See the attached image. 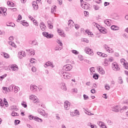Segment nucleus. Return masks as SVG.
Segmentation results:
<instances>
[{"instance_id":"nucleus-7","label":"nucleus","mask_w":128,"mask_h":128,"mask_svg":"<svg viewBox=\"0 0 128 128\" xmlns=\"http://www.w3.org/2000/svg\"><path fill=\"white\" fill-rule=\"evenodd\" d=\"M38 86L36 85H31L30 86V90L32 92H36L38 91Z\"/></svg>"},{"instance_id":"nucleus-11","label":"nucleus","mask_w":128,"mask_h":128,"mask_svg":"<svg viewBox=\"0 0 128 128\" xmlns=\"http://www.w3.org/2000/svg\"><path fill=\"white\" fill-rule=\"evenodd\" d=\"M70 104H68V102H64V108L66 110H70Z\"/></svg>"},{"instance_id":"nucleus-35","label":"nucleus","mask_w":128,"mask_h":128,"mask_svg":"<svg viewBox=\"0 0 128 128\" xmlns=\"http://www.w3.org/2000/svg\"><path fill=\"white\" fill-rule=\"evenodd\" d=\"M18 90H20V88L15 86V87H14V92H15L16 94V92H18Z\"/></svg>"},{"instance_id":"nucleus-24","label":"nucleus","mask_w":128,"mask_h":128,"mask_svg":"<svg viewBox=\"0 0 128 128\" xmlns=\"http://www.w3.org/2000/svg\"><path fill=\"white\" fill-rule=\"evenodd\" d=\"M38 112L42 116L44 115V110H42V109H38Z\"/></svg>"},{"instance_id":"nucleus-4","label":"nucleus","mask_w":128,"mask_h":128,"mask_svg":"<svg viewBox=\"0 0 128 128\" xmlns=\"http://www.w3.org/2000/svg\"><path fill=\"white\" fill-rule=\"evenodd\" d=\"M62 76L65 80H68L72 78V74L68 72H64L62 74Z\"/></svg>"},{"instance_id":"nucleus-59","label":"nucleus","mask_w":128,"mask_h":128,"mask_svg":"<svg viewBox=\"0 0 128 128\" xmlns=\"http://www.w3.org/2000/svg\"><path fill=\"white\" fill-rule=\"evenodd\" d=\"M104 48L106 50H108V48H110L108 45L106 44H104Z\"/></svg>"},{"instance_id":"nucleus-50","label":"nucleus","mask_w":128,"mask_h":128,"mask_svg":"<svg viewBox=\"0 0 128 128\" xmlns=\"http://www.w3.org/2000/svg\"><path fill=\"white\" fill-rule=\"evenodd\" d=\"M106 62H108V59H105L104 63V66H108V64Z\"/></svg>"},{"instance_id":"nucleus-5","label":"nucleus","mask_w":128,"mask_h":128,"mask_svg":"<svg viewBox=\"0 0 128 128\" xmlns=\"http://www.w3.org/2000/svg\"><path fill=\"white\" fill-rule=\"evenodd\" d=\"M112 68H113V70H115L116 72L117 70H120V68L118 67V65L117 64L116 62H114L112 64Z\"/></svg>"},{"instance_id":"nucleus-16","label":"nucleus","mask_w":128,"mask_h":128,"mask_svg":"<svg viewBox=\"0 0 128 128\" xmlns=\"http://www.w3.org/2000/svg\"><path fill=\"white\" fill-rule=\"evenodd\" d=\"M111 30H118V26L113 25L111 26Z\"/></svg>"},{"instance_id":"nucleus-15","label":"nucleus","mask_w":128,"mask_h":128,"mask_svg":"<svg viewBox=\"0 0 128 128\" xmlns=\"http://www.w3.org/2000/svg\"><path fill=\"white\" fill-rule=\"evenodd\" d=\"M96 24H96V23L93 22V25L94 26L96 25V28H98V30H100V32H104L103 34H104V32H106V31H104V30H102V29L100 28H98V25H96Z\"/></svg>"},{"instance_id":"nucleus-34","label":"nucleus","mask_w":128,"mask_h":128,"mask_svg":"<svg viewBox=\"0 0 128 128\" xmlns=\"http://www.w3.org/2000/svg\"><path fill=\"white\" fill-rule=\"evenodd\" d=\"M120 62H121V64H123V66L124 65V64H126V60H124V59H121L120 60Z\"/></svg>"},{"instance_id":"nucleus-17","label":"nucleus","mask_w":128,"mask_h":128,"mask_svg":"<svg viewBox=\"0 0 128 128\" xmlns=\"http://www.w3.org/2000/svg\"><path fill=\"white\" fill-rule=\"evenodd\" d=\"M7 26H12V28H14L16 26V24L14 23L10 22L6 23Z\"/></svg>"},{"instance_id":"nucleus-23","label":"nucleus","mask_w":128,"mask_h":128,"mask_svg":"<svg viewBox=\"0 0 128 128\" xmlns=\"http://www.w3.org/2000/svg\"><path fill=\"white\" fill-rule=\"evenodd\" d=\"M7 4L10 6H14V4L12 2H8Z\"/></svg>"},{"instance_id":"nucleus-63","label":"nucleus","mask_w":128,"mask_h":128,"mask_svg":"<svg viewBox=\"0 0 128 128\" xmlns=\"http://www.w3.org/2000/svg\"><path fill=\"white\" fill-rule=\"evenodd\" d=\"M96 4H102V0H96Z\"/></svg>"},{"instance_id":"nucleus-37","label":"nucleus","mask_w":128,"mask_h":128,"mask_svg":"<svg viewBox=\"0 0 128 128\" xmlns=\"http://www.w3.org/2000/svg\"><path fill=\"white\" fill-rule=\"evenodd\" d=\"M4 56L5 58H10L8 54L4 52Z\"/></svg>"},{"instance_id":"nucleus-61","label":"nucleus","mask_w":128,"mask_h":128,"mask_svg":"<svg viewBox=\"0 0 128 128\" xmlns=\"http://www.w3.org/2000/svg\"><path fill=\"white\" fill-rule=\"evenodd\" d=\"M90 72H94V67L90 68Z\"/></svg>"},{"instance_id":"nucleus-3","label":"nucleus","mask_w":128,"mask_h":128,"mask_svg":"<svg viewBox=\"0 0 128 128\" xmlns=\"http://www.w3.org/2000/svg\"><path fill=\"white\" fill-rule=\"evenodd\" d=\"M30 99L31 100H33L35 104L40 102V100L38 98V97L32 94L30 96Z\"/></svg>"},{"instance_id":"nucleus-20","label":"nucleus","mask_w":128,"mask_h":128,"mask_svg":"<svg viewBox=\"0 0 128 128\" xmlns=\"http://www.w3.org/2000/svg\"><path fill=\"white\" fill-rule=\"evenodd\" d=\"M4 94H8V88L7 87H2Z\"/></svg>"},{"instance_id":"nucleus-62","label":"nucleus","mask_w":128,"mask_h":128,"mask_svg":"<svg viewBox=\"0 0 128 128\" xmlns=\"http://www.w3.org/2000/svg\"><path fill=\"white\" fill-rule=\"evenodd\" d=\"M108 62H112V60H114V58H112V57H110L108 58Z\"/></svg>"},{"instance_id":"nucleus-13","label":"nucleus","mask_w":128,"mask_h":128,"mask_svg":"<svg viewBox=\"0 0 128 128\" xmlns=\"http://www.w3.org/2000/svg\"><path fill=\"white\" fill-rule=\"evenodd\" d=\"M97 54H98V56L101 58H106L108 56V54H104L101 52H97Z\"/></svg>"},{"instance_id":"nucleus-26","label":"nucleus","mask_w":128,"mask_h":128,"mask_svg":"<svg viewBox=\"0 0 128 128\" xmlns=\"http://www.w3.org/2000/svg\"><path fill=\"white\" fill-rule=\"evenodd\" d=\"M12 116H18V114L16 112H12Z\"/></svg>"},{"instance_id":"nucleus-31","label":"nucleus","mask_w":128,"mask_h":128,"mask_svg":"<svg viewBox=\"0 0 128 128\" xmlns=\"http://www.w3.org/2000/svg\"><path fill=\"white\" fill-rule=\"evenodd\" d=\"M72 52L74 54H76V56L80 54V52H78L76 50H72Z\"/></svg>"},{"instance_id":"nucleus-10","label":"nucleus","mask_w":128,"mask_h":128,"mask_svg":"<svg viewBox=\"0 0 128 128\" xmlns=\"http://www.w3.org/2000/svg\"><path fill=\"white\" fill-rule=\"evenodd\" d=\"M57 32L58 34H59L60 36H62L63 38H66V35L64 34V31L62 30L58 29Z\"/></svg>"},{"instance_id":"nucleus-21","label":"nucleus","mask_w":128,"mask_h":128,"mask_svg":"<svg viewBox=\"0 0 128 128\" xmlns=\"http://www.w3.org/2000/svg\"><path fill=\"white\" fill-rule=\"evenodd\" d=\"M93 8L95 10H100V6H98V5H97V4L94 5Z\"/></svg>"},{"instance_id":"nucleus-38","label":"nucleus","mask_w":128,"mask_h":128,"mask_svg":"<svg viewBox=\"0 0 128 128\" xmlns=\"http://www.w3.org/2000/svg\"><path fill=\"white\" fill-rule=\"evenodd\" d=\"M83 96H84V100H88L89 98H88V96L87 95L84 94L83 95Z\"/></svg>"},{"instance_id":"nucleus-39","label":"nucleus","mask_w":128,"mask_h":128,"mask_svg":"<svg viewBox=\"0 0 128 128\" xmlns=\"http://www.w3.org/2000/svg\"><path fill=\"white\" fill-rule=\"evenodd\" d=\"M32 46H36L38 44V42H36V40H34L31 42Z\"/></svg>"},{"instance_id":"nucleus-2","label":"nucleus","mask_w":128,"mask_h":128,"mask_svg":"<svg viewBox=\"0 0 128 128\" xmlns=\"http://www.w3.org/2000/svg\"><path fill=\"white\" fill-rule=\"evenodd\" d=\"M72 68V66L70 64H66L63 66L64 70L65 72H68Z\"/></svg>"},{"instance_id":"nucleus-48","label":"nucleus","mask_w":128,"mask_h":128,"mask_svg":"<svg viewBox=\"0 0 128 128\" xmlns=\"http://www.w3.org/2000/svg\"><path fill=\"white\" fill-rule=\"evenodd\" d=\"M104 88L107 90H110V85H108V84H106Z\"/></svg>"},{"instance_id":"nucleus-40","label":"nucleus","mask_w":128,"mask_h":128,"mask_svg":"<svg viewBox=\"0 0 128 128\" xmlns=\"http://www.w3.org/2000/svg\"><path fill=\"white\" fill-rule=\"evenodd\" d=\"M62 48H60V46H57L54 48V50H60Z\"/></svg>"},{"instance_id":"nucleus-1","label":"nucleus","mask_w":128,"mask_h":128,"mask_svg":"<svg viewBox=\"0 0 128 128\" xmlns=\"http://www.w3.org/2000/svg\"><path fill=\"white\" fill-rule=\"evenodd\" d=\"M28 118L30 120H36V122H42V118H40L38 116H34L32 115H30L28 116Z\"/></svg>"},{"instance_id":"nucleus-25","label":"nucleus","mask_w":128,"mask_h":128,"mask_svg":"<svg viewBox=\"0 0 128 128\" xmlns=\"http://www.w3.org/2000/svg\"><path fill=\"white\" fill-rule=\"evenodd\" d=\"M92 78L94 80H98V74H95L93 75Z\"/></svg>"},{"instance_id":"nucleus-56","label":"nucleus","mask_w":128,"mask_h":128,"mask_svg":"<svg viewBox=\"0 0 128 128\" xmlns=\"http://www.w3.org/2000/svg\"><path fill=\"white\" fill-rule=\"evenodd\" d=\"M32 70L33 72H36V67H32Z\"/></svg>"},{"instance_id":"nucleus-12","label":"nucleus","mask_w":128,"mask_h":128,"mask_svg":"<svg viewBox=\"0 0 128 128\" xmlns=\"http://www.w3.org/2000/svg\"><path fill=\"white\" fill-rule=\"evenodd\" d=\"M18 54L20 55L19 58L20 59L22 58H24V56H26V52H24V51H22L21 52L18 53Z\"/></svg>"},{"instance_id":"nucleus-46","label":"nucleus","mask_w":128,"mask_h":128,"mask_svg":"<svg viewBox=\"0 0 128 128\" xmlns=\"http://www.w3.org/2000/svg\"><path fill=\"white\" fill-rule=\"evenodd\" d=\"M118 80H119V84H122L124 83V82L122 81V77H119L118 78Z\"/></svg>"},{"instance_id":"nucleus-27","label":"nucleus","mask_w":128,"mask_h":128,"mask_svg":"<svg viewBox=\"0 0 128 128\" xmlns=\"http://www.w3.org/2000/svg\"><path fill=\"white\" fill-rule=\"evenodd\" d=\"M104 23L106 24V26H110V21L108 20H104Z\"/></svg>"},{"instance_id":"nucleus-14","label":"nucleus","mask_w":128,"mask_h":128,"mask_svg":"<svg viewBox=\"0 0 128 128\" xmlns=\"http://www.w3.org/2000/svg\"><path fill=\"white\" fill-rule=\"evenodd\" d=\"M98 71L101 74H104V70H102V66H99Z\"/></svg>"},{"instance_id":"nucleus-9","label":"nucleus","mask_w":128,"mask_h":128,"mask_svg":"<svg viewBox=\"0 0 128 128\" xmlns=\"http://www.w3.org/2000/svg\"><path fill=\"white\" fill-rule=\"evenodd\" d=\"M40 28L42 30V32H44L46 28V26L44 22H42L40 23Z\"/></svg>"},{"instance_id":"nucleus-49","label":"nucleus","mask_w":128,"mask_h":128,"mask_svg":"<svg viewBox=\"0 0 128 128\" xmlns=\"http://www.w3.org/2000/svg\"><path fill=\"white\" fill-rule=\"evenodd\" d=\"M34 60H36V59L34 58H31L30 60V62H31V64H34L35 62Z\"/></svg>"},{"instance_id":"nucleus-28","label":"nucleus","mask_w":128,"mask_h":128,"mask_svg":"<svg viewBox=\"0 0 128 128\" xmlns=\"http://www.w3.org/2000/svg\"><path fill=\"white\" fill-rule=\"evenodd\" d=\"M72 22V24H74V21H72V20H70L68 21V26H70V28H72V26L71 24Z\"/></svg>"},{"instance_id":"nucleus-8","label":"nucleus","mask_w":128,"mask_h":128,"mask_svg":"<svg viewBox=\"0 0 128 128\" xmlns=\"http://www.w3.org/2000/svg\"><path fill=\"white\" fill-rule=\"evenodd\" d=\"M120 106H113L112 108V112H120Z\"/></svg>"},{"instance_id":"nucleus-36","label":"nucleus","mask_w":128,"mask_h":128,"mask_svg":"<svg viewBox=\"0 0 128 128\" xmlns=\"http://www.w3.org/2000/svg\"><path fill=\"white\" fill-rule=\"evenodd\" d=\"M9 92H12L14 90V85H11L8 88Z\"/></svg>"},{"instance_id":"nucleus-52","label":"nucleus","mask_w":128,"mask_h":128,"mask_svg":"<svg viewBox=\"0 0 128 128\" xmlns=\"http://www.w3.org/2000/svg\"><path fill=\"white\" fill-rule=\"evenodd\" d=\"M8 10H12L13 12H16V8H9Z\"/></svg>"},{"instance_id":"nucleus-55","label":"nucleus","mask_w":128,"mask_h":128,"mask_svg":"<svg viewBox=\"0 0 128 128\" xmlns=\"http://www.w3.org/2000/svg\"><path fill=\"white\" fill-rule=\"evenodd\" d=\"M126 108H128V106H124L123 108H122L120 110V112H122V110H126Z\"/></svg>"},{"instance_id":"nucleus-47","label":"nucleus","mask_w":128,"mask_h":128,"mask_svg":"<svg viewBox=\"0 0 128 128\" xmlns=\"http://www.w3.org/2000/svg\"><path fill=\"white\" fill-rule=\"evenodd\" d=\"M98 126L102 128V126L104 124V123L102 122H99L98 123Z\"/></svg>"},{"instance_id":"nucleus-6","label":"nucleus","mask_w":128,"mask_h":128,"mask_svg":"<svg viewBox=\"0 0 128 128\" xmlns=\"http://www.w3.org/2000/svg\"><path fill=\"white\" fill-rule=\"evenodd\" d=\"M84 52L86 54H90V56H94V52H92V50L88 48H86Z\"/></svg>"},{"instance_id":"nucleus-19","label":"nucleus","mask_w":128,"mask_h":128,"mask_svg":"<svg viewBox=\"0 0 128 128\" xmlns=\"http://www.w3.org/2000/svg\"><path fill=\"white\" fill-rule=\"evenodd\" d=\"M61 88L63 90H66V84L65 83H62V84Z\"/></svg>"},{"instance_id":"nucleus-45","label":"nucleus","mask_w":128,"mask_h":128,"mask_svg":"<svg viewBox=\"0 0 128 128\" xmlns=\"http://www.w3.org/2000/svg\"><path fill=\"white\" fill-rule=\"evenodd\" d=\"M54 36V35L52 34H48L46 36V38H52Z\"/></svg>"},{"instance_id":"nucleus-29","label":"nucleus","mask_w":128,"mask_h":128,"mask_svg":"<svg viewBox=\"0 0 128 128\" xmlns=\"http://www.w3.org/2000/svg\"><path fill=\"white\" fill-rule=\"evenodd\" d=\"M106 50V52H110V54H112V52H114V50L112 48H108V50Z\"/></svg>"},{"instance_id":"nucleus-60","label":"nucleus","mask_w":128,"mask_h":128,"mask_svg":"<svg viewBox=\"0 0 128 128\" xmlns=\"http://www.w3.org/2000/svg\"><path fill=\"white\" fill-rule=\"evenodd\" d=\"M9 40H14V37L11 36L8 38Z\"/></svg>"},{"instance_id":"nucleus-58","label":"nucleus","mask_w":128,"mask_h":128,"mask_svg":"<svg viewBox=\"0 0 128 128\" xmlns=\"http://www.w3.org/2000/svg\"><path fill=\"white\" fill-rule=\"evenodd\" d=\"M124 66L125 68H126V70H128V63L126 62L125 64H124Z\"/></svg>"},{"instance_id":"nucleus-33","label":"nucleus","mask_w":128,"mask_h":128,"mask_svg":"<svg viewBox=\"0 0 128 128\" xmlns=\"http://www.w3.org/2000/svg\"><path fill=\"white\" fill-rule=\"evenodd\" d=\"M20 122V120H14V124L15 126H18V124H19Z\"/></svg>"},{"instance_id":"nucleus-43","label":"nucleus","mask_w":128,"mask_h":128,"mask_svg":"<svg viewBox=\"0 0 128 128\" xmlns=\"http://www.w3.org/2000/svg\"><path fill=\"white\" fill-rule=\"evenodd\" d=\"M78 58H79L80 60H84V56L82 55H78Z\"/></svg>"},{"instance_id":"nucleus-42","label":"nucleus","mask_w":128,"mask_h":128,"mask_svg":"<svg viewBox=\"0 0 128 128\" xmlns=\"http://www.w3.org/2000/svg\"><path fill=\"white\" fill-rule=\"evenodd\" d=\"M22 106L24 108H28V105H26V102H23L22 103Z\"/></svg>"},{"instance_id":"nucleus-51","label":"nucleus","mask_w":128,"mask_h":128,"mask_svg":"<svg viewBox=\"0 0 128 128\" xmlns=\"http://www.w3.org/2000/svg\"><path fill=\"white\" fill-rule=\"evenodd\" d=\"M74 114H76V116H80V112H78V110H74Z\"/></svg>"},{"instance_id":"nucleus-32","label":"nucleus","mask_w":128,"mask_h":128,"mask_svg":"<svg viewBox=\"0 0 128 128\" xmlns=\"http://www.w3.org/2000/svg\"><path fill=\"white\" fill-rule=\"evenodd\" d=\"M51 62H46L45 65L44 66V68H48V66H50Z\"/></svg>"},{"instance_id":"nucleus-22","label":"nucleus","mask_w":128,"mask_h":128,"mask_svg":"<svg viewBox=\"0 0 128 128\" xmlns=\"http://www.w3.org/2000/svg\"><path fill=\"white\" fill-rule=\"evenodd\" d=\"M32 6H33L34 10H38V4H36V3L33 4Z\"/></svg>"},{"instance_id":"nucleus-30","label":"nucleus","mask_w":128,"mask_h":128,"mask_svg":"<svg viewBox=\"0 0 128 128\" xmlns=\"http://www.w3.org/2000/svg\"><path fill=\"white\" fill-rule=\"evenodd\" d=\"M82 42H86V44H88L90 41L88 40L86 38H83L82 39Z\"/></svg>"},{"instance_id":"nucleus-57","label":"nucleus","mask_w":128,"mask_h":128,"mask_svg":"<svg viewBox=\"0 0 128 128\" xmlns=\"http://www.w3.org/2000/svg\"><path fill=\"white\" fill-rule=\"evenodd\" d=\"M25 22L26 20H24L22 25L26 26H28V24L27 22Z\"/></svg>"},{"instance_id":"nucleus-64","label":"nucleus","mask_w":128,"mask_h":128,"mask_svg":"<svg viewBox=\"0 0 128 128\" xmlns=\"http://www.w3.org/2000/svg\"><path fill=\"white\" fill-rule=\"evenodd\" d=\"M91 94H96V90L95 89H92L90 90Z\"/></svg>"},{"instance_id":"nucleus-18","label":"nucleus","mask_w":128,"mask_h":128,"mask_svg":"<svg viewBox=\"0 0 128 128\" xmlns=\"http://www.w3.org/2000/svg\"><path fill=\"white\" fill-rule=\"evenodd\" d=\"M81 8H83V10H88V6L86 5V4H81Z\"/></svg>"},{"instance_id":"nucleus-54","label":"nucleus","mask_w":128,"mask_h":128,"mask_svg":"<svg viewBox=\"0 0 128 128\" xmlns=\"http://www.w3.org/2000/svg\"><path fill=\"white\" fill-rule=\"evenodd\" d=\"M48 32H42V35L44 36H45V38H46V36H48Z\"/></svg>"},{"instance_id":"nucleus-44","label":"nucleus","mask_w":128,"mask_h":128,"mask_svg":"<svg viewBox=\"0 0 128 128\" xmlns=\"http://www.w3.org/2000/svg\"><path fill=\"white\" fill-rule=\"evenodd\" d=\"M57 43L58 44H59V46H62V42L60 40H57Z\"/></svg>"},{"instance_id":"nucleus-41","label":"nucleus","mask_w":128,"mask_h":128,"mask_svg":"<svg viewBox=\"0 0 128 128\" xmlns=\"http://www.w3.org/2000/svg\"><path fill=\"white\" fill-rule=\"evenodd\" d=\"M8 74H4V75H2V76H0V80H2V79L4 78H6Z\"/></svg>"},{"instance_id":"nucleus-53","label":"nucleus","mask_w":128,"mask_h":128,"mask_svg":"<svg viewBox=\"0 0 128 128\" xmlns=\"http://www.w3.org/2000/svg\"><path fill=\"white\" fill-rule=\"evenodd\" d=\"M11 68H16V69L18 70V67L16 64H12L11 66Z\"/></svg>"}]
</instances>
